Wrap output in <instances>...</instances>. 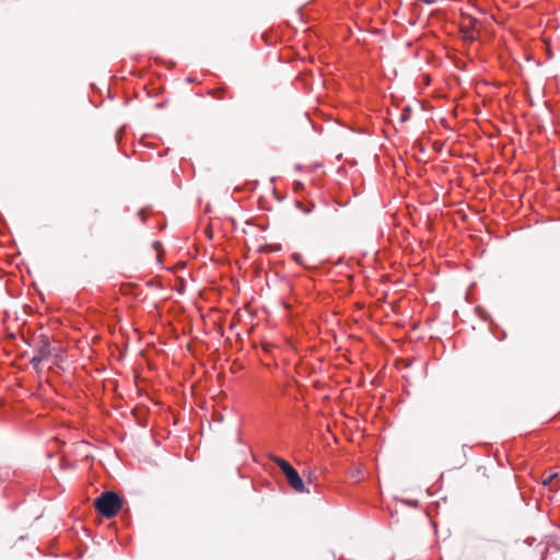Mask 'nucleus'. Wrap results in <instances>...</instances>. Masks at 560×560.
Returning <instances> with one entry per match:
<instances>
[{"instance_id":"8","label":"nucleus","mask_w":560,"mask_h":560,"mask_svg":"<svg viewBox=\"0 0 560 560\" xmlns=\"http://www.w3.org/2000/svg\"><path fill=\"white\" fill-rule=\"evenodd\" d=\"M556 477H557V474H555V475H550V476H549V477L544 481V485H548V483H550V482H551V480H552L553 478H556Z\"/></svg>"},{"instance_id":"6","label":"nucleus","mask_w":560,"mask_h":560,"mask_svg":"<svg viewBox=\"0 0 560 560\" xmlns=\"http://www.w3.org/2000/svg\"><path fill=\"white\" fill-rule=\"evenodd\" d=\"M410 117H411V108L409 106H406L400 113L399 121L406 122L410 119Z\"/></svg>"},{"instance_id":"1","label":"nucleus","mask_w":560,"mask_h":560,"mask_svg":"<svg viewBox=\"0 0 560 560\" xmlns=\"http://www.w3.org/2000/svg\"><path fill=\"white\" fill-rule=\"evenodd\" d=\"M95 510L104 517L112 518L122 506V499L114 491H105L94 501Z\"/></svg>"},{"instance_id":"7","label":"nucleus","mask_w":560,"mask_h":560,"mask_svg":"<svg viewBox=\"0 0 560 560\" xmlns=\"http://www.w3.org/2000/svg\"><path fill=\"white\" fill-rule=\"evenodd\" d=\"M292 259H293L296 264H299V265H301V266H303V267H306V265L304 264L303 256H302L301 254H299V253H293V254H292Z\"/></svg>"},{"instance_id":"2","label":"nucleus","mask_w":560,"mask_h":560,"mask_svg":"<svg viewBox=\"0 0 560 560\" xmlns=\"http://www.w3.org/2000/svg\"><path fill=\"white\" fill-rule=\"evenodd\" d=\"M268 458L273 462L283 472V475L287 478L288 483L290 487L299 493L310 492L305 486L304 481L299 475L298 470L285 459L276 456L273 454H269Z\"/></svg>"},{"instance_id":"4","label":"nucleus","mask_w":560,"mask_h":560,"mask_svg":"<svg viewBox=\"0 0 560 560\" xmlns=\"http://www.w3.org/2000/svg\"><path fill=\"white\" fill-rule=\"evenodd\" d=\"M295 206L298 209H300L305 214L311 213L315 208L314 202H310L307 206H304L301 201H295Z\"/></svg>"},{"instance_id":"3","label":"nucleus","mask_w":560,"mask_h":560,"mask_svg":"<svg viewBox=\"0 0 560 560\" xmlns=\"http://www.w3.org/2000/svg\"><path fill=\"white\" fill-rule=\"evenodd\" d=\"M55 349L51 347L49 338L45 335H40L36 345H35V352L37 355H40L42 358L46 359L49 355L52 354V351Z\"/></svg>"},{"instance_id":"5","label":"nucleus","mask_w":560,"mask_h":560,"mask_svg":"<svg viewBox=\"0 0 560 560\" xmlns=\"http://www.w3.org/2000/svg\"><path fill=\"white\" fill-rule=\"evenodd\" d=\"M43 360H44V358H42L40 355L35 354V355L30 360V364L32 365V368H33L36 372H40V371H42L40 363H42V361H43Z\"/></svg>"}]
</instances>
